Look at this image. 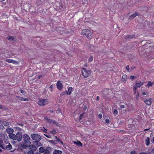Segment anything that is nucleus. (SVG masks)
<instances>
[{
  "instance_id": "a878e982",
  "label": "nucleus",
  "mask_w": 154,
  "mask_h": 154,
  "mask_svg": "<svg viewBox=\"0 0 154 154\" xmlns=\"http://www.w3.org/2000/svg\"><path fill=\"white\" fill-rule=\"evenodd\" d=\"M145 142L146 145H148L150 143L149 138L147 137L145 140Z\"/></svg>"
},
{
  "instance_id": "0eeeda50",
  "label": "nucleus",
  "mask_w": 154,
  "mask_h": 154,
  "mask_svg": "<svg viewBox=\"0 0 154 154\" xmlns=\"http://www.w3.org/2000/svg\"><path fill=\"white\" fill-rule=\"evenodd\" d=\"M57 87L59 90H61L63 88V85L60 81H58L56 84Z\"/></svg>"
},
{
  "instance_id": "b1692460",
  "label": "nucleus",
  "mask_w": 154,
  "mask_h": 154,
  "mask_svg": "<svg viewBox=\"0 0 154 154\" xmlns=\"http://www.w3.org/2000/svg\"><path fill=\"white\" fill-rule=\"evenodd\" d=\"M39 151L40 153H42L45 151V149L43 147H41L39 149Z\"/></svg>"
},
{
  "instance_id": "9b49d317",
  "label": "nucleus",
  "mask_w": 154,
  "mask_h": 154,
  "mask_svg": "<svg viewBox=\"0 0 154 154\" xmlns=\"http://www.w3.org/2000/svg\"><path fill=\"white\" fill-rule=\"evenodd\" d=\"M101 92L103 93V95H104V96H105L108 94L109 89L108 88L105 89L103 90Z\"/></svg>"
},
{
  "instance_id": "f8f14e48",
  "label": "nucleus",
  "mask_w": 154,
  "mask_h": 154,
  "mask_svg": "<svg viewBox=\"0 0 154 154\" xmlns=\"http://www.w3.org/2000/svg\"><path fill=\"white\" fill-rule=\"evenodd\" d=\"M16 97L17 99L20 100H22L23 101H28L29 100V99L27 98H24L23 97L18 96H17Z\"/></svg>"
},
{
  "instance_id": "4c0bfd02",
  "label": "nucleus",
  "mask_w": 154,
  "mask_h": 154,
  "mask_svg": "<svg viewBox=\"0 0 154 154\" xmlns=\"http://www.w3.org/2000/svg\"><path fill=\"white\" fill-rule=\"evenodd\" d=\"M20 92L24 95H25L26 94V93L24 91L21 90L20 91Z\"/></svg>"
},
{
  "instance_id": "58836bf2",
  "label": "nucleus",
  "mask_w": 154,
  "mask_h": 154,
  "mask_svg": "<svg viewBox=\"0 0 154 154\" xmlns=\"http://www.w3.org/2000/svg\"><path fill=\"white\" fill-rule=\"evenodd\" d=\"M42 130L44 132H46L47 130L44 127H43V128L42 129Z\"/></svg>"
},
{
  "instance_id": "7c9ffc66",
  "label": "nucleus",
  "mask_w": 154,
  "mask_h": 154,
  "mask_svg": "<svg viewBox=\"0 0 154 154\" xmlns=\"http://www.w3.org/2000/svg\"><path fill=\"white\" fill-rule=\"evenodd\" d=\"M2 122L0 120V128H2V129H3L4 128V126L3 125V123H2Z\"/></svg>"
},
{
  "instance_id": "f3484780",
  "label": "nucleus",
  "mask_w": 154,
  "mask_h": 154,
  "mask_svg": "<svg viewBox=\"0 0 154 154\" xmlns=\"http://www.w3.org/2000/svg\"><path fill=\"white\" fill-rule=\"evenodd\" d=\"M144 102L147 105H149L151 104L152 100L151 99L148 100H145Z\"/></svg>"
},
{
  "instance_id": "79ce46f5",
  "label": "nucleus",
  "mask_w": 154,
  "mask_h": 154,
  "mask_svg": "<svg viewBox=\"0 0 154 154\" xmlns=\"http://www.w3.org/2000/svg\"><path fill=\"white\" fill-rule=\"evenodd\" d=\"M125 68H126V69L128 71H129V69H130L129 66V65H127L126 66Z\"/></svg>"
},
{
  "instance_id": "49530a36",
  "label": "nucleus",
  "mask_w": 154,
  "mask_h": 154,
  "mask_svg": "<svg viewBox=\"0 0 154 154\" xmlns=\"http://www.w3.org/2000/svg\"><path fill=\"white\" fill-rule=\"evenodd\" d=\"M139 97V94H138V91H137V94L136 95V99H137Z\"/></svg>"
},
{
  "instance_id": "680f3d73",
  "label": "nucleus",
  "mask_w": 154,
  "mask_h": 154,
  "mask_svg": "<svg viewBox=\"0 0 154 154\" xmlns=\"http://www.w3.org/2000/svg\"><path fill=\"white\" fill-rule=\"evenodd\" d=\"M19 125H20V126H23V125L22 124H19Z\"/></svg>"
},
{
  "instance_id": "6ab92c4d",
  "label": "nucleus",
  "mask_w": 154,
  "mask_h": 154,
  "mask_svg": "<svg viewBox=\"0 0 154 154\" xmlns=\"http://www.w3.org/2000/svg\"><path fill=\"white\" fill-rule=\"evenodd\" d=\"M34 143L37 147L41 146L42 145L41 143L39 142V141H36L34 142Z\"/></svg>"
},
{
  "instance_id": "c85d7f7f",
  "label": "nucleus",
  "mask_w": 154,
  "mask_h": 154,
  "mask_svg": "<svg viewBox=\"0 0 154 154\" xmlns=\"http://www.w3.org/2000/svg\"><path fill=\"white\" fill-rule=\"evenodd\" d=\"M7 138L8 137H7L6 138L4 139V142L5 144H8V143H9Z\"/></svg>"
},
{
  "instance_id": "e2e57ef3",
  "label": "nucleus",
  "mask_w": 154,
  "mask_h": 154,
  "mask_svg": "<svg viewBox=\"0 0 154 154\" xmlns=\"http://www.w3.org/2000/svg\"><path fill=\"white\" fill-rule=\"evenodd\" d=\"M2 152V150L0 148V153ZM0 154H1V153H0Z\"/></svg>"
},
{
  "instance_id": "0e129e2a",
  "label": "nucleus",
  "mask_w": 154,
  "mask_h": 154,
  "mask_svg": "<svg viewBox=\"0 0 154 154\" xmlns=\"http://www.w3.org/2000/svg\"><path fill=\"white\" fill-rule=\"evenodd\" d=\"M44 135H45V136H46V137H48V138H49V136H47V135H45V134H44Z\"/></svg>"
},
{
  "instance_id": "a18cd8bd",
  "label": "nucleus",
  "mask_w": 154,
  "mask_h": 154,
  "mask_svg": "<svg viewBox=\"0 0 154 154\" xmlns=\"http://www.w3.org/2000/svg\"><path fill=\"white\" fill-rule=\"evenodd\" d=\"M137 87H135V85H134L133 88V90L134 91H135V92H137Z\"/></svg>"
},
{
  "instance_id": "6e6d98bb",
  "label": "nucleus",
  "mask_w": 154,
  "mask_h": 154,
  "mask_svg": "<svg viewBox=\"0 0 154 154\" xmlns=\"http://www.w3.org/2000/svg\"><path fill=\"white\" fill-rule=\"evenodd\" d=\"M51 133L52 134H54V133H55L56 131L54 130H53L51 131Z\"/></svg>"
},
{
  "instance_id": "ddd939ff",
  "label": "nucleus",
  "mask_w": 154,
  "mask_h": 154,
  "mask_svg": "<svg viewBox=\"0 0 154 154\" xmlns=\"http://www.w3.org/2000/svg\"><path fill=\"white\" fill-rule=\"evenodd\" d=\"M5 61L9 63H12L13 64L17 63V61L12 59H7L5 60Z\"/></svg>"
},
{
  "instance_id": "bb28decb",
  "label": "nucleus",
  "mask_w": 154,
  "mask_h": 154,
  "mask_svg": "<svg viewBox=\"0 0 154 154\" xmlns=\"http://www.w3.org/2000/svg\"><path fill=\"white\" fill-rule=\"evenodd\" d=\"M7 38L8 40L11 41L14 40V38L13 36H8Z\"/></svg>"
},
{
  "instance_id": "9d476101",
  "label": "nucleus",
  "mask_w": 154,
  "mask_h": 154,
  "mask_svg": "<svg viewBox=\"0 0 154 154\" xmlns=\"http://www.w3.org/2000/svg\"><path fill=\"white\" fill-rule=\"evenodd\" d=\"M143 82H141L140 81H139L137 82H136L134 85L137 88H140L143 85Z\"/></svg>"
},
{
  "instance_id": "6e6552de",
  "label": "nucleus",
  "mask_w": 154,
  "mask_h": 154,
  "mask_svg": "<svg viewBox=\"0 0 154 154\" xmlns=\"http://www.w3.org/2000/svg\"><path fill=\"white\" fill-rule=\"evenodd\" d=\"M4 147V148H3V149L5 150L6 149L10 150L12 148V146L10 143H8V144H5Z\"/></svg>"
},
{
  "instance_id": "864d4df0",
  "label": "nucleus",
  "mask_w": 154,
  "mask_h": 154,
  "mask_svg": "<svg viewBox=\"0 0 154 154\" xmlns=\"http://www.w3.org/2000/svg\"><path fill=\"white\" fill-rule=\"evenodd\" d=\"M99 97L98 96H97L96 99L97 100H99Z\"/></svg>"
},
{
  "instance_id": "13d9d810",
  "label": "nucleus",
  "mask_w": 154,
  "mask_h": 154,
  "mask_svg": "<svg viewBox=\"0 0 154 154\" xmlns=\"http://www.w3.org/2000/svg\"><path fill=\"white\" fill-rule=\"evenodd\" d=\"M42 77V75H39L38 76V78L39 79H40V78H41V77Z\"/></svg>"
},
{
  "instance_id": "ea45409f",
  "label": "nucleus",
  "mask_w": 154,
  "mask_h": 154,
  "mask_svg": "<svg viewBox=\"0 0 154 154\" xmlns=\"http://www.w3.org/2000/svg\"><path fill=\"white\" fill-rule=\"evenodd\" d=\"M28 154H34L33 151L29 150L28 152Z\"/></svg>"
},
{
  "instance_id": "473e14b6",
  "label": "nucleus",
  "mask_w": 154,
  "mask_h": 154,
  "mask_svg": "<svg viewBox=\"0 0 154 154\" xmlns=\"http://www.w3.org/2000/svg\"><path fill=\"white\" fill-rule=\"evenodd\" d=\"M137 78V77L133 75L131 76L130 78V79L132 81L134 80V79H136Z\"/></svg>"
},
{
  "instance_id": "4468645a",
  "label": "nucleus",
  "mask_w": 154,
  "mask_h": 154,
  "mask_svg": "<svg viewBox=\"0 0 154 154\" xmlns=\"http://www.w3.org/2000/svg\"><path fill=\"white\" fill-rule=\"evenodd\" d=\"M9 137L10 138L14 140H16V135L12 133L11 134H9Z\"/></svg>"
},
{
  "instance_id": "39448f33",
  "label": "nucleus",
  "mask_w": 154,
  "mask_h": 154,
  "mask_svg": "<svg viewBox=\"0 0 154 154\" xmlns=\"http://www.w3.org/2000/svg\"><path fill=\"white\" fill-rule=\"evenodd\" d=\"M48 102V100L47 99H39L38 104L40 106H44L47 104Z\"/></svg>"
},
{
  "instance_id": "5fc2aeb1",
  "label": "nucleus",
  "mask_w": 154,
  "mask_h": 154,
  "mask_svg": "<svg viewBox=\"0 0 154 154\" xmlns=\"http://www.w3.org/2000/svg\"><path fill=\"white\" fill-rule=\"evenodd\" d=\"M4 136V134H0V137H3Z\"/></svg>"
},
{
  "instance_id": "cd10ccee",
  "label": "nucleus",
  "mask_w": 154,
  "mask_h": 154,
  "mask_svg": "<svg viewBox=\"0 0 154 154\" xmlns=\"http://www.w3.org/2000/svg\"><path fill=\"white\" fill-rule=\"evenodd\" d=\"M45 120L47 121L48 122H49L51 123L52 121V120L48 119L47 117H45Z\"/></svg>"
},
{
  "instance_id": "aec40b11",
  "label": "nucleus",
  "mask_w": 154,
  "mask_h": 154,
  "mask_svg": "<svg viewBox=\"0 0 154 154\" xmlns=\"http://www.w3.org/2000/svg\"><path fill=\"white\" fill-rule=\"evenodd\" d=\"M153 82H152L151 81H149L148 82L147 84L145 86L146 87L147 86L148 87H151L153 85Z\"/></svg>"
},
{
  "instance_id": "a19ab883",
  "label": "nucleus",
  "mask_w": 154,
  "mask_h": 154,
  "mask_svg": "<svg viewBox=\"0 0 154 154\" xmlns=\"http://www.w3.org/2000/svg\"><path fill=\"white\" fill-rule=\"evenodd\" d=\"M114 113L117 114L118 113V111L116 109H114Z\"/></svg>"
},
{
  "instance_id": "c9c22d12",
  "label": "nucleus",
  "mask_w": 154,
  "mask_h": 154,
  "mask_svg": "<svg viewBox=\"0 0 154 154\" xmlns=\"http://www.w3.org/2000/svg\"><path fill=\"white\" fill-rule=\"evenodd\" d=\"M84 114L82 113L81 114L79 117V120H81L82 119V117L83 116Z\"/></svg>"
},
{
  "instance_id": "603ef678",
  "label": "nucleus",
  "mask_w": 154,
  "mask_h": 154,
  "mask_svg": "<svg viewBox=\"0 0 154 154\" xmlns=\"http://www.w3.org/2000/svg\"><path fill=\"white\" fill-rule=\"evenodd\" d=\"M44 154H49V152L48 150L45 151Z\"/></svg>"
},
{
  "instance_id": "8fccbe9b",
  "label": "nucleus",
  "mask_w": 154,
  "mask_h": 154,
  "mask_svg": "<svg viewBox=\"0 0 154 154\" xmlns=\"http://www.w3.org/2000/svg\"><path fill=\"white\" fill-rule=\"evenodd\" d=\"M120 107L122 109H123L125 107V106L124 105H122L120 106Z\"/></svg>"
},
{
  "instance_id": "dca6fc26",
  "label": "nucleus",
  "mask_w": 154,
  "mask_h": 154,
  "mask_svg": "<svg viewBox=\"0 0 154 154\" xmlns=\"http://www.w3.org/2000/svg\"><path fill=\"white\" fill-rule=\"evenodd\" d=\"M5 145V144L4 143L3 141L0 139V147L3 149L4 148Z\"/></svg>"
},
{
  "instance_id": "774afa93",
  "label": "nucleus",
  "mask_w": 154,
  "mask_h": 154,
  "mask_svg": "<svg viewBox=\"0 0 154 154\" xmlns=\"http://www.w3.org/2000/svg\"><path fill=\"white\" fill-rule=\"evenodd\" d=\"M152 140L153 141V142L154 143V137H153Z\"/></svg>"
},
{
  "instance_id": "09e8293b",
  "label": "nucleus",
  "mask_w": 154,
  "mask_h": 154,
  "mask_svg": "<svg viewBox=\"0 0 154 154\" xmlns=\"http://www.w3.org/2000/svg\"><path fill=\"white\" fill-rule=\"evenodd\" d=\"M105 122L107 123H108L109 122V119H106L105 120Z\"/></svg>"
},
{
  "instance_id": "423d86ee",
  "label": "nucleus",
  "mask_w": 154,
  "mask_h": 154,
  "mask_svg": "<svg viewBox=\"0 0 154 154\" xmlns=\"http://www.w3.org/2000/svg\"><path fill=\"white\" fill-rule=\"evenodd\" d=\"M16 140H17L18 141H20L22 140V135L20 132H17L16 135Z\"/></svg>"
},
{
  "instance_id": "c03bdc74",
  "label": "nucleus",
  "mask_w": 154,
  "mask_h": 154,
  "mask_svg": "<svg viewBox=\"0 0 154 154\" xmlns=\"http://www.w3.org/2000/svg\"><path fill=\"white\" fill-rule=\"evenodd\" d=\"M52 120V121L51 122V123H53L54 124H55L56 125H57V123L54 120Z\"/></svg>"
},
{
  "instance_id": "bf43d9fd",
  "label": "nucleus",
  "mask_w": 154,
  "mask_h": 154,
  "mask_svg": "<svg viewBox=\"0 0 154 154\" xmlns=\"http://www.w3.org/2000/svg\"><path fill=\"white\" fill-rule=\"evenodd\" d=\"M143 95H146V93L145 92H143L142 93Z\"/></svg>"
},
{
  "instance_id": "a211bd4d",
  "label": "nucleus",
  "mask_w": 154,
  "mask_h": 154,
  "mask_svg": "<svg viewBox=\"0 0 154 154\" xmlns=\"http://www.w3.org/2000/svg\"><path fill=\"white\" fill-rule=\"evenodd\" d=\"M74 143L75 144H76L78 146H82V144L79 141H74Z\"/></svg>"
},
{
  "instance_id": "72a5a7b5",
  "label": "nucleus",
  "mask_w": 154,
  "mask_h": 154,
  "mask_svg": "<svg viewBox=\"0 0 154 154\" xmlns=\"http://www.w3.org/2000/svg\"><path fill=\"white\" fill-rule=\"evenodd\" d=\"M67 94V91L66 90V91H65V92H62L60 94V95L61 96H62L64 95Z\"/></svg>"
},
{
  "instance_id": "1a4fd4ad",
  "label": "nucleus",
  "mask_w": 154,
  "mask_h": 154,
  "mask_svg": "<svg viewBox=\"0 0 154 154\" xmlns=\"http://www.w3.org/2000/svg\"><path fill=\"white\" fill-rule=\"evenodd\" d=\"M29 149L33 151H35L37 149V147L36 146L33 144L29 145Z\"/></svg>"
},
{
  "instance_id": "052dcab7",
  "label": "nucleus",
  "mask_w": 154,
  "mask_h": 154,
  "mask_svg": "<svg viewBox=\"0 0 154 154\" xmlns=\"http://www.w3.org/2000/svg\"><path fill=\"white\" fill-rule=\"evenodd\" d=\"M131 70L133 69H135V66L133 67H131Z\"/></svg>"
},
{
  "instance_id": "69168bd1",
  "label": "nucleus",
  "mask_w": 154,
  "mask_h": 154,
  "mask_svg": "<svg viewBox=\"0 0 154 154\" xmlns=\"http://www.w3.org/2000/svg\"><path fill=\"white\" fill-rule=\"evenodd\" d=\"M149 129H145L144 130V131H147V130H149Z\"/></svg>"
},
{
  "instance_id": "20e7f679",
  "label": "nucleus",
  "mask_w": 154,
  "mask_h": 154,
  "mask_svg": "<svg viewBox=\"0 0 154 154\" xmlns=\"http://www.w3.org/2000/svg\"><path fill=\"white\" fill-rule=\"evenodd\" d=\"M30 137L33 140H35V141H40L42 139L40 135L36 134H31Z\"/></svg>"
},
{
  "instance_id": "2eb2a0df",
  "label": "nucleus",
  "mask_w": 154,
  "mask_h": 154,
  "mask_svg": "<svg viewBox=\"0 0 154 154\" xmlns=\"http://www.w3.org/2000/svg\"><path fill=\"white\" fill-rule=\"evenodd\" d=\"M6 131L7 133H9V134H11L14 132V130L11 128H8L6 129Z\"/></svg>"
},
{
  "instance_id": "393cba45",
  "label": "nucleus",
  "mask_w": 154,
  "mask_h": 154,
  "mask_svg": "<svg viewBox=\"0 0 154 154\" xmlns=\"http://www.w3.org/2000/svg\"><path fill=\"white\" fill-rule=\"evenodd\" d=\"M72 91V88L70 87L68 88V94L70 95Z\"/></svg>"
},
{
  "instance_id": "338daca9",
  "label": "nucleus",
  "mask_w": 154,
  "mask_h": 154,
  "mask_svg": "<svg viewBox=\"0 0 154 154\" xmlns=\"http://www.w3.org/2000/svg\"><path fill=\"white\" fill-rule=\"evenodd\" d=\"M60 112V110H57V112Z\"/></svg>"
},
{
  "instance_id": "c756f323",
  "label": "nucleus",
  "mask_w": 154,
  "mask_h": 154,
  "mask_svg": "<svg viewBox=\"0 0 154 154\" xmlns=\"http://www.w3.org/2000/svg\"><path fill=\"white\" fill-rule=\"evenodd\" d=\"M2 123H3V125L8 126L9 125V124L8 123L5 121L2 122Z\"/></svg>"
},
{
  "instance_id": "412c9836",
  "label": "nucleus",
  "mask_w": 154,
  "mask_h": 154,
  "mask_svg": "<svg viewBox=\"0 0 154 154\" xmlns=\"http://www.w3.org/2000/svg\"><path fill=\"white\" fill-rule=\"evenodd\" d=\"M135 35H127L126 36L125 38L128 39H132L134 37Z\"/></svg>"
},
{
  "instance_id": "4be33fe9",
  "label": "nucleus",
  "mask_w": 154,
  "mask_h": 154,
  "mask_svg": "<svg viewBox=\"0 0 154 154\" xmlns=\"http://www.w3.org/2000/svg\"><path fill=\"white\" fill-rule=\"evenodd\" d=\"M62 152L60 150L55 149L54 150L53 154H61Z\"/></svg>"
},
{
  "instance_id": "f704fd0d",
  "label": "nucleus",
  "mask_w": 154,
  "mask_h": 154,
  "mask_svg": "<svg viewBox=\"0 0 154 154\" xmlns=\"http://www.w3.org/2000/svg\"><path fill=\"white\" fill-rule=\"evenodd\" d=\"M127 78V75H123L122 77V81H125Z\"/></svg>"
},
{
  "instance_id": "5701e85b",
  "label": "nucleus",
  "mask_w": 154,
  "mask_h": 154,
  "mask_svg": "<svg viewBox=\"0 0 154 154\" xmlns=\"http://www.w3.org/2000/svg\"><path fill=\"white\" fill-rule=\"evenodd\" d=\"M138 15L137 13L135 12L130 16V17L132 19L134 18L136 16Z\"/></svg>"
},
{
  "instance_id": "2f4dec72",
  "label": "nucleus",
  "mask_w": 154,
  "mask_h": 154,
  "mask_svg": "<svg viewBox=\"0 0 154 154\" xmlns=\"http://www.w3.org/2000/svg\"><path fill=\"white\" fill-rule=\"evenodd\" d=\"M7 109L5 106H3L0 104V109H3L5 110Z\"/></svg>"
},
{
  "instance_id": "f257e3e1",
  "label": "nucleus",
  "mask_w": 154,
  "mask_h": 154,
  "mask_svg": "<svg viewBox=\"0 0 154 154\" xmlns=\"http://www.w3.org/2000/svg\"><path fill=\"white\" fill-rule=\"evenodd\" d=\"M23 139L24 142L22 146L23 148L26 149L31 143V142L29 141L30 138L28 135L25 134L23 136Z\"/></svg>"
},
{
  "instance_id": "4d7b16f0",
  "label": "nucleus",
  "mask_w": 154,
  "mask_h": 154,
  "mask_svg": "<svg viewBox=\"0 0 154 154\" xmlns=\"http://www.w3.org/2000/svg\"><path fill=\"white\" fill-rule=\"evenodd\" d=\"M151 153V154H154V148L152 149V150Z\"/></svg>"
},
{
  "instance_id": "7ed1b4c3",
  "label": "nucleus",
  "mask_w": 154,
  "mask_h": 154,
  "mask_svg": "<svg viewBox=\"0 0 154 154\" xmlns=\"http://www.w3.org/2000/svg\"><path fill=\"white\" fill-rule=\"evenodd\" d=\"M82 72L84 77L85 78L89 76L91 73V70H87L86 69L84 68L82 69Z\"/></svg>"
},
{
  "instance_id": "e433bc0d",
  "label": "nucleus",
  "mask_w": 154,
  "mask_h": 154,
  "mask_svg": "<svg viewBox=\"0 0 154 154\" xmlns=\"http://www.w3.org/2000/svg\"><path fill=\"white\" fill-rule=\"evenodd\" d=\"M93 59V57L91 56L89 59L88 60L90 62L92 61Z\"/></svg>"
},
{
  "instance_id": "3c124183",
  "label": "nucleus",
  "mask_w": 154,
  "mask_h": 154,
  "mask_svg": "<svg viewBox=\"0 0 154 154\" xmlns=\"http://www.w3.org/2000/svg\"><path fill=\"white\" fill-rule=\"evenodd\" d=\"M52 88L53 85H51L49 87V89H50V90L52 91Z\"/></svg>"
},
{
  "instance_id": "de8ad7c7",
  "label": "nucleus",
  "mask_w": 154,
  "mask_h": 154,
  "mask_svg": "<svg viewBox=\"0 0 154 154\" xmlns=\"http://www.w3.org/2000/svg\"><path fill=\"white\" fill-rule=\"evenodd\" d=\"M98 116L99 119H101L102 117V115L100 113L98 115Z\"/></svg>"
},
{
  "instance_id": "37998d69",
  "label": "nucleus",
  "mask_w": 154,
  "mask_h": 154,
  "mask_svg": "<svg viewBox=\"0 0 154 154\" xmlns=\"http://www.w3.org/2000/svg\"><path fill=\"white\" fill-rule=\"evenodd\" d=\"M130 154H137V152L135 151H132L131 152Z\"/></svg>"
},
{
  "instance_id": "f03ea898",
  "label": "nucleus",
  "mask_w": 154,
  "mask_h": 154,
  "mask_svg": "<svg viewBox=\"0 0 154 154\" xmlns=\"http://www.w3.org/2000/svg\"><path fill=\"white\" fill-rule=\"evenodd\" d=\"M81 34L82 35H85L87 38L88 39L91 38V32L87 29H84L82 30L81 32Z\"/></svg>"
}]
</instances>
